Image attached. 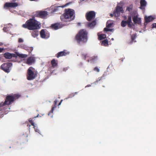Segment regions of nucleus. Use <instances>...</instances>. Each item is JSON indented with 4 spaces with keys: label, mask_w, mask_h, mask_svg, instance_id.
Returning a JSON list of instances; mask_svg holds the SVG:
<instances>
[{
    "label": "nucleus",
    "mask_w": 156,
    "mask_h": 156,
    "mask_svg": "<svg viewBox=\"0 0 156 156\" xmlns=\"http://www.w3.org/2000/svg\"><path fill=\"white\" fill-rule=\"evenodd\" d=\"M20 97V95L18 94L9 95L6 96L5 101L0 103V111H3L6 107H9L6 105L12 104L14 101L18 99Z\"/></svg>",
    "instance_id": "nucleus-1"
},
{
    "label": "nucleus",
    "mask_w": 156,
    "mask_h": 156,
    "mask_svg": "<svg viewBox=\"0 0 156 156\" xmlns=\"http://www.w3.org/2000/svg\"><path fill=\"white\" fill-rule=\"evenodd\" d=\"M22 26L23 28L29 30H36L40 28L41 23L36 20L29 19Z\"/></svg>",
    "instance_id": "nucleus-2"
},
{
    "label": "nucleus",
    "mask_w": 156,
    "mask_h": 156,
    "mask_svg": "<svg viewBox=\"0 0 156 156\" xmlns=\"http://www.w3.org/2000/svg\"><path fill=\"white\" fill-rule=\"evenodd\" d=\"M74 11L72 9H68L65 10V12L60 16L62 21L64 22H69L73 20L74 18Z\"/></svg>",
    "instance_id": "nucleus-3"
},
{
    "label": "nucleus",
    "mask_w": 156,
    "mask_h": 156,
    "mask_svg": "<svg viewBox=\"0 0 156 156\" xmlns=\"http://www.w3.org/2000/svg\"><path fill=\"white\" fill-rule=\"evenodd\" d=\"M88 32L85 29H81L76 35L75 38L79 43L86 42L87 40Z\"/></svg>",
    "instance_id": "nucleus-4"
},
{
    "label": "nucleus",
    "mask_w": 156,
    "mask_h": 156,
    "mask_svg": "<svg viewBox=\"0 0 156 156\" xmlns=\"http://www.w3.org/2000/svg\"><path fill=\"white\" fill-rule=\"evenodd\" d=\"M35 69L32 67H30L27 70V79L31 80L34 79L37 76V74L34 72Z\"/></svg>",
    "instance_id": "nucleus-5"
},
{
    "label": "nucleus",
    "mask_w": 156,
    "mask_h": 156,
    "mask_svg": "<svg viewBox=\"0 0 156 156\" xmlns=\"http://www.w3.org/2000/svg\"><path fill=\"white\" fill-rule=\"evenodd\" d=\"M48 15V12L45 11H37L35 13L36 17L43 19L47 18Z\"/></svg>",
    "instance_id": "nucleus-6"
},
{
    "label": "nucleus",
    "mask_w": 156,
    "mask_h": 156,
    "mask_svg": "<svg viewBox=\"0 0 156 156\" xmlns=\"http://www.w3.org/2000/svg\"><path fill=\"white\" fill-rule=\"evenodd\" d=\"M12 64L10 62H6L3 63L0 67L1 69L5 72L9 73L10 72V68Z\"/></svg>",
    "instance_id": "nucleus-7"
},
{
    "label": "nucleus",
    "mask_w": 156,
    "mask_h": 156,
    "mask_svg": "<svg viewBox=\"0 0 156 156\" xmlns=\"http://www.w3.org/2000/svg\"><path fill=\"white\" fill-rule=\"evenodd\" d=\"M127 24L128 27L132 28L133 23L132 22L131 16L130 15L128 16V20L127 21L122 20L121 22V25L123 27H125Z\"/></svg>",
    "instance_id": "nucleus-8"
},
{
    "label": "nucleus",
    "mask_w": 156,
    "mask_h": 156,
    "mask_svg": "<svg viewBox=\"0 0 156 156\" xmlns=\"http://www.w3.org/2000/svg\"><path fill=\"white\" fill-rule=\"evenodd\" d=\"M123 12L122 7L117 5L113 11L114 16L116 17H118L120 15V12L123 13Z\"/></svg>",
    "instance_id": "nucleus-9"
},
{
    "label": "nucleus",
    "mask_w": 156,
    "mask_h": 156,
    "mask_svg": "<svg viewBox=\"0 0 156 156\" xmlns=\"http://www.w3.org/2000/svg\"><path fill=\"white\" fill-rule=\"evenodd\" d=\"M96 13L94 11H90L87 13L86 18L88 21H90L94 19L95 17Z\"/></svg>",
    "instance_id": "nucleus-10"
},
{
    "label": "nucleus",
    "mask_w": 156,
    "mask_h": 156,
    "mask_svg": "<svg viewBox=\"0 0 156 156\" xmlns=\"http://www.w3.org/2000/svg\"><path fill=\"white\" fill-rule=\"evenodd\" d=\"M11 55L12 58V57L16 58L17 57H19L21 58H26L28 56L27 55L23 54H20L17 52H16L15 54H11Z\"/></svg>",
    "instance_id": "nucleus-11"
},
{
    "label": "nucleus",
    "mask_w": 156,
    "mask_h": 156,
    "mask_svg": "<svg viewBox=\"0 0 156 156\" xmlns=\"http://www.w3.org/2000/svg\"><path fill=\"white\" fill-rule=\"evenodd\" d=\"M35 61V58L34 57H29L27 59L26 63L28 65H30L34 63Z\"/></svg>",
    "instance_id": "nucleus-12"
},
{
    "label": "nucleus",
    "mask_w": 156,
    "mask_h": 156,
    "mask_svg": "<svg viewBox=\"0 0 156 156\" xmlns=\"http://www.w3.org/2000/svg\"><path fill=\"white\" fill-rule=\"evenodd\" d=\"M18 4L16 3H8L6 2L4 5V7H16L18 6Z\"/></svg>",
    "instance_id": "nucleus-13"
},
{
    "label": "nucleus",
    "mask_w": 156,
    "mask_h": 156,
    "mask_svg": "<svg viewBox=\"0 0 156 156\" xmlns=\"http://www.w3.org/2000/svg\"><path fill=\"white\" fill-rule=\"evenodd\" d=\"M132 19L134 24H141V19L138 17L137 16H134L133 17Z\"/></svg>",
    "instance_id": "nucleus-14"
},
{
    "label": "nucleus",
    "mask_w": 156,
    "mask_h": 156,
    "mask_svg": "<svg viewBox=\"0 0 156 156\" xmlns=\"http://www.w3.org/2000/svg\"><path fill=\"white\" fill-rule=\"evenodd\" d=\"M154 19V18L151 16L147 17L146 16L144 17V20L145 21L144 24L147 25V23L152 21Z\"/></svg>",
    "instance_id": "nucleus-15"
},
{
    "label": "nucleus",
    "mask_w": 156,
    "mask_h": 156,
    "mask_svg": "<svg viewBox=\"0 0 156 156\" xmlns=\"http://www.w3.org/2000/svg\"><path fill=\"white\" fill-rule=\"evenodd\" d=\"M69 54V53L68 52H66L65 51V50H64L63 51L58 52L57 54L56 55V56L58 58L59 57L61 56H66Z\"/></svg>",
    "instance_id": "nucleus-16"
},
{
    "label": "nucleus",
    "mask_w": 156,
    "mask_h": 156,
    "mask_svg": "<svg viewBox=\"0 0 156 156\" xmlns=\"http://www.w3.org/2000/svg\"><path fill=\"white\" fill-rule=\"evenodd\" d=\"M96 20H94L91 22H88L86 24L87 26L90 28H93L96 24Z\"/></svg>",
    "instance_id": "nucleus-17"
},
{
    "label": "nucleus",
    "mask_w": 156,
    "mask_h": 156,
    "mask_svg": "<svg viewBox=\"0 0 156 156\" xmlns=\"http://www.w3.org/2000/svg\"><path fill=\"white\" fill-rule=\"evenodd\" d=\"M51 27L53 29L57 30L60 28V24L58 23H55L52 25Z\"/></svg>",
    "instance_id": "nucleus-18"
},
{
    "label": "nucleus",
    "mask_w": 156,
    "mask_h": 156,
    "mask_svg": "<svg viewBox=\"0 0 156 156\" xmlns=\"http://www.w3.org/2000/svg\"><path fill=\"white\" fill-rule=\"evenodd\" d=\"M11 53L8 52L5 53L4 54V57L6 59H11L12 58Z\"/></svg>",
    "instance_id": "nucleus-19"
},
{
    "label": "nucleus",
    "mask_w": 156,
    "mask_h": 156,
    "mask_svg": "<svg viewBox=\"0 0 156 156\" xmlns=\"http://www.w3.org/2000/svg\"><path fill=\"white\" fill-rule=\"evenodd\" d=\"M140 7L141 9H143V7L147 5V2L145 0H141L140 1Z\"/></svg>",
    "instance_id": "nucleus-20"
},
{
    "label": "nucleus",
    "mask_w": 156,
    "mask_h": 156,
    "mask_svg": "<svg viewBox=\"0 0 156 156\" xmlns=\"http://www.w3.org/2000/svg\"><path fill=\"white\" fill-rule=\"evenodd\" d=\"M38 35V31L37 30H35L32 31L31 35L34 37H37Z\"/></svg>",
    "instance_id": "nucleus-21"
},
{
    "label": "nucleus",
    "mask_w": 156,
    "mask_h": 156,
    "mask_svg": "<svg viewBox=\"0 0 156 156\" xmlns=\"http://www.w3.org/2000/svg\"><path fill=\"white\" fill-rule=\"evenodd\" d=\"M51 64L53 68H55L57 66V63L55 59H53L51 61Z\"/></svg>",
    "instance_id": "nucleus-22"
},
{
    "label": "nucleus",
    "mask_w": 156,
    "mask_h": 156,
    "mask_svg": "<svg viewBox=\"0 0 156 156\" xmlns=\"http://www.w3.org/2000/svg\"><path fill=\"white\" fill-rule=\"evenodd\" d=\"M40 35L41 37L45 38L46 37L45 32L44 29H42L40 32Z\"/></svg>",
    "instance_id": "nucleus-23"
},
{
    "label": "nucleus",
    "mask_w": 156,
    "mask_h": 156,
    "mask_svg": "<svg viewBox=\"0 0 156 156\" xmlns=\"http://www.w3.org/2000/svg\"><path fill=\"white\" fill-rule=\"evenodd\" d=\"M69 5V3H67L65 5H62V6H57L55 7V8L54 9V11H56L58 9V8L59 7H62V8H63L65 7H66L67 6H68Z\"/></svg>",
    "instance_id": "nucleus-24"
},
{
    "label": "nucleus",
    "mask_w": 156,
    "mask_h": 156,
    "mask_svg": "<svg viewBox=\"0 0 156 156\" xmlns=\"http://www.w3.org/2000/svg\"><path fill=\"white\" fill-rule=\"evenodd\" d=\"M136 34H133L131 35V41L129 42L130 44H132L133 43L134 40L136 39Z\"/></svg>",
    "instance_id": "nucleus-25"
},
{
    "label": "nucleus",
    "mask_w": 156,
    "mask_h": 156,
    "mask_svg": "<svg viewBox=\"0 0 156 156\" xmlns=\"http://www.w3.org/2000/svg\"><path fill=\"white\" fill-rule=\"evenodd\" d=\"M108 45V41L107 39H105L102 41L101 45L107 46Z\"/></svg>",
    "instance_id": "nucleus-26"
},
{
    "label": "nucleus",
    "mask_w": 156,
    "mask_h": 156,
    "mask_svg": "<svg viewBox=\"0 0 156 156\" xmlns=\"http://www.w3.org/2000/svg\"><path fill=\"white\" fill-rule=\"evenodd\" d=\"M57 100H55L54 101V105L53 106H52L51 109V111L50 112H51V113H52L53 112V111L54 110V109L56 107V104L57 103Z\"/></svg>",
    "instance_id": "nucleus-27"
},
{
    "label": "nucleus",
    "mask_w": 156,
    "mask_h": 156,
    "mask_svg": "<svg viewBox=\"0 0 156 156\" xmlns=\"http://www.w3.org/2000/svg\"><path fill=\"white\" fill-rule=\"evenodd\" d=\"M106 37V35L105 34H101L98 36V38L99 40H101L105 39Z\"/></svg>",
    "instance_id": "nucleus-28"
},
{
    "label": "nucleus",
    "mask_w": 156,
    "mask_h": 156,
    "mask_svg": "<svg viewBox=\"0 0 156 156\" xmlns=\"http://www.w3.org/2000/svg\"><path fill=\"white\" fill-rule=\"evenodd\" d=\"M97 58V56H93L89 58V59L87 60V61L89 62V60L90 61L93 62Z\"/></svg>",
    "instance_id": "nucleus-29"
},
{
    "label": "nucleus",
    "mask_w": 156,
    "mask_h": 156,
    "mask_svg": "<svg viewBox=\"0 0 156 156\" xmlns=\"http://www.w3.org/2000/svg\"><path fill=\"white\" fill-rule=\"evenodd\" d=\"M113 24V23H110V21H108L106 22V27L107 28H110L111 27L112 25Z\"/></svg>",
    "instance_id": "nucleus-30"
},
{
    "label": "nucleus",
    "mask_w": 156,
    "mask_h": 156,
    "mask_svg": "<svg viewBox=\"0 0 156 156\" xmlns=\"http://www.w3.org/2000/svg\"><path fill=\"white\" fill-rule=\"evenodd\" d=\"M33 49V48L32 47H27V48L26 50L29 53H30L32 51Z\"/></svg>",
    "instance_id": "nucleus-31"
},
{
    "label": "nucleus",
    "mask_w": 156,
    "mask_h": 156,
    "mask_svg": "<svg viewBox=\"0 0 156 156\" xmlns=\"http://www.w3.org/2000/svg\"><path fill=\"white\" fill-rule=\"evenodd\" d=\"M27 47V45H26L25 44H22L20 45L21 48L24 49L25 50H26V49Z\"/></svg>",
    "instance_id": "nucleus-32"
},
{
    "label": "nucleus",
    "mask_w": 156,
    "mask_h": 156,
    "mask_svg": "<svg viewBox=\"0 0 156 156\" xmlns=\"http://www.w3.org/2000/svg\"><path fill=\"white\" fill-rule=\"evenodd\" d=\"M132 9V6L130 5L129 7H128L126 9V10L128 11L129 12H131Z\"/></svg>",
    "instance_id": "nucleus-33"
},
{
    "label": "nucleus",
    "mask_w": 156,
    "mask_h": 156,
    "mask_svg": "<svg viewBox=\"0 0 156 156\" xmlns=\"http://www.w3.org/2000/svg\"><path fill=\"white\" fill-rule=\"evenodd\" d=\"M82 58L85 60L87 56V54H83L82 55Z\"/></svg>",
    "instance_id": "nucleus-34"
},
{
    "label": "nucleus",
    "mask_w": 156,
    "mask_h": 156,
    "mask_svg": "<svg viewBox=\"0 0 156 156\" xmlns=\"http://www.w3.org/2000/svg\"><path fill=\"white\" fill-rule=\"evenodd\" d=\"M29 122L31 123V124L33 126H34V123L33 120L31 119H30L29 120Z\"/></svg>",
    "instance_id": "nucleus-35"
},
{
    "label": "nucleus",
    "mask_w": 156,
    "mask_h": 156,
    "mask_svg": "<svg viewBox=\"0 0 156 156\" xmlns=\"http://www.w3.org/2000/svg\"><path fill=\"white\" fill-rule=\"evenodd\" d=\"M94 70L98 72H99L100 71V70L97 67H95L94 69Z\"/></svg>",
    "instance_id": "nucleus-36"
},
{
    "label": "nucleus",
    "mask_w": 156,
    "mask_h": 156,
    "mask_svg": "<svg viewBox=\"0 0 156 156\" xmlns=\"http://www.w3.org/2000/svg\"><path fill=\"white\" fill-rule=\"evenodd\" d=\"M3 30L4 32H6L8 31V28L7 27H4L3 29Z\"/></svg>",
    "instance_id": "nucleus-37"
},
{
    "label": "nucleus",
    "mask_w": 156,
    "mask_h": 156,
    "mask_svg": "<svg viewBox=\"0 0 156 156\" xmlns=\"http://www.w3.org/2000/svg\"><path fill=\"white\" fill-rule=\"evenodd\" d=\"M23 41V40L20 38L19 39L18 42L20 43L22 42Z\"/></svg>",
    "instance_id": "nucleus-38"
},
{
    "label": "nucleus",
    "mask_w": 156,
    "mask_h": 156,
    "mask_svg": "<svg viewBox=\"0 0 156 156\" xmlns=\"http://www.w3.org/2000/svg\"><path fill=\"white\" fill-rule=\"evenodd\" d=\"M153 28H156V23H153L152 24Z\"/></svg>",
    "instance_id": "nucleus-39"
},
{
    "label": "nucleus",
    "mask_w": 156,
    "mask_h": 156,
    "mask_svg": "<svg viewBox=\"0 0 156 156\" xmlns=\"http://www.w3.org/2000/svg\"><path fill=\"white\" fill-rule=\"evenodd\" d=\"M109 29L108 28H105L104 29V30L105 31L108 32V31H109Z\"/></svg>",
    "instance_id": "nucleus-40"
},
{
    "label": "nucleus",
    "mask_w": 156,
    "mask_h": 156,
    "mask_svg": "<svg viewBox=\"0 0 156 156\" xmlns=\"http://www.w3.org/2000/svg\"><path fill=\"white\" fill-rule=\"evenodd\" d=\"M101 77L99 78L98 79V80H97L96 81H95V83H98L99 81H100L101 80Z\"/></svg>",
    "instance_id": "nucleus-41"
},
{
    "label": "nucleus",
    "mask_w": 156,
    "mask_h": 156,
    "mask_svg": "<svg viewBox=\"0 0 156 156\" xmlns=\"http://www.w3.org/2000/svg\"><path fill=\"white\" fill-rule=\"evenodd\" d=\"M35 17H36V16H35V14H34V16L32 17V18H30V19H32L33 20H36L35 19Z\"/></svg>",
    "instance_id": "nucleus-42"
},
{
    "label": "nucleus",
    "mask_w": 156,
    "mask_h": 156,
    "mask_svg": "<svg viewBox=\"0 0 156 156\" xmlns=\"http://www.w3.org/2000/svg\"><path fill=\"white\" fill-rule=\"evenodd\" d=\"M109 16L111 17H112L113 16H114V14H112V13H110V14H109Z\"/></svg>",
    "instance_id": "nucleus-43"
},
{
    "label": "nucleus",
    "mask_w": 156,
    "mask_h": 156,
    "mask_svg": "<svg viewBox=\"0 0 156 156\" xmlns=\"http://www.w3.org/2000/svg\"><path fill=\"white\" fill-rule=\"evenodd\" d=\"M3 50V48H0V52H1Z\"/></svg>",
    "instance_id": "nucleus-44"
},
{
    "label": "nucleus",
    "mask_w": 156,
    "mask_h": 156,
    "mask_svg": "<svg viewBox=\"0 0 156 156\" xmlns=\"http://www.w3.org/2000/svg\"><path fill=\"white\" fill-rule=\"evenodd\" d=\"M112 30H113V29H109V31H112Z\"/></svg>",
    "instance_id": "nucleus-45"
},
{
    "label": "nucleus",
    "mask_w": 156,
    "mask_h": 156,
    "mask_svg": "<svg viewBox=\"0 0 156 156\" xmlns=\"http://www.w3.org/2000/svg\"><path fill=\"white\" fill-rule=\"evenodd\" d=\"M62 100L60 102H59V104H58V106H59V105H60V104H61V102H62Z\"/></svg>",
    "instance_id": "nucleus-46"
},
{
    "label": "nucleus",
    "mask_w": 156,
    "mask_h": 156,
    "mask_svg": "<svg viewBox=\"0 0 156 156\" xmlns=\"http://www.w3.org/2000/svg\"><path fill=\"white\" fill-rule=\"evenodd\" d=\"M126 19H127V17H126V16H125V17H124V19H125V20H126Z\"/></svg>",
    "instance_id": "nucleus-47"
},
{
    "label": "nucleus",
    "mask_w": 156,
    "mask_h": 156,
    "mask_svg": "<svg viewBox=\"0 0 156 156\" xmlns=\"http://www.w3.org/2000/svg\"><path fill=\"white\" fill-rule=\"evenodd\" d=\"M30 0V1H37V0Z\"/></svg>",
    "instance_id": "nucleus-48"
},
{
    "label": "nucleus",
    "mask_w": 156,
    "mask_h": 156,
    "mask_svg": "<svg viewBox=\"0 0 156 156\" xmlns=\"http://www.w3.org/2000/svg\"><path fill=\"white\" fill-rule=\"evenodd\" d=\"M78 24L79 25H80V23H78Z\"/></svg>",
    "instance_id": "nucleus-49"
},
{
    "label": "nucleus",
    "mask_w": 156,
    "mask_h": 156,
    "mask_svg": "<svg viewBox=\"0 0 156 156\" xmlns=\"http://www.w3.org/2000/svg\"><path fill=\"white\" fill-rule=\"evenodd\" d=\"M77 92H76L75 93V94H77Z\"/></svg>",
    "instance_id": "nucleus-50"
},
{
    "label": "nucleus",
    "mask_w": 156,
    "mask_h": 156,
    "mask_svg": "<svg viewBox=\"0 0 156 156\" xmlns=\"http://www.w3.org/2000/svg\"><path fill=\"white\" fill-rule=\"evenodd\" d=\"M88 86V85H87V86H86V87H87V86L89 87V86Z\"/></svg>",
    "instance_id": "nucleus-51"
}]
</instances>
